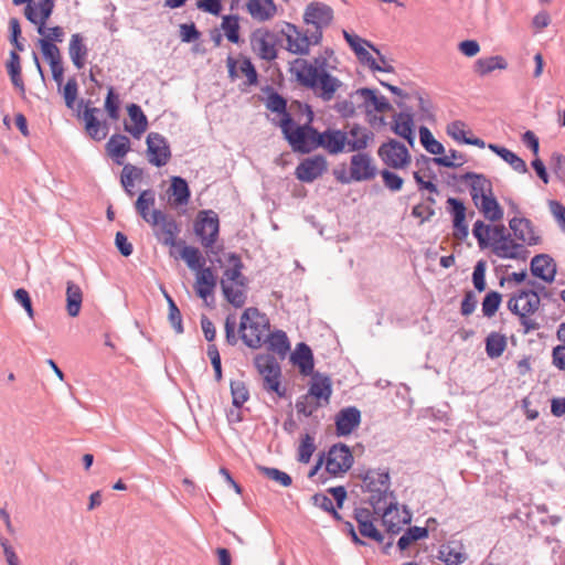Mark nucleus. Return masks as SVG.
I'll use <instances>...</instances> for the list:
<instances>
[{"instance_id": "nucleus-21", "label": "nucleus", "mask_w": 565, "mask_h": 565, "mask_svg": "<svg viewBox=\"0 0 565 565\" xmlns=\"http://www.w3.org/2000/svg\"><path fill=\"white\" fill-rule=\"evenodd\" d=\"M461 181H471L470 195L475 205H478V203L482 201L484 196L493 194L492 183L483 174L467 172L463 175H461Z\"/></svg>"}, {"instance_id": "nucleus-32", "label": "nucleus", "mask_w": 565, "mask_h": 565, "mask_svg": "<svg viewBox=\"0 0 565 565\" xmlns=\"http://www.w3.org/2000/svg\"><path fill=\"white\" fill-rule=\"evenodd\" d=\"M172 198V205L181 206L189 203L191 191L185 179L182 177H172L168 190Z\"/></svg>"}, {"instance_id": "nucleus-5", "label": "nucleus", "mask_w": 565, "mask_h": 565, "mask_svg": "<svg viewBox=\"0 0 565 565\" xmlns=\"http://www.w3.org/2000/svg\"><path fill=\"white\" fill-rule=\"evenodd\" d=\"M227 262L231 267L225 269L223 278L221 279V288L224 298L235 308H242L246 302V294L242 289H234L230 282H234L237 287H247V278L242 274L244 267L239 255L236 253H228L226 255Z\"/></svg>"}, {"instance_id": "nucleus-58", "label": "nucleus", "mask_w": 565, "mask_h": 565, "mask_svg": "<svg viewBox=\"0 0 565 565\" xmlns=\"http://www.w3.org/2000/svg\"><path fill=\"white\" fill-rule=\"evenodd\" d=\"M343 38L355 54L359 52V50H362L365 46L370 47L376 54H380V51L371 42L360 38L356 34H351L347 30H343Z\"/></svg>"}, {"instance_id": "nucleus-27", "label": "nucleus", "mask_w": 565, "mask_h": 565, "mask_svg": "<svg viewBox=\"0 0 565 565\" xmlns=\"http://www.w3.org/2000/svg\"><path fill=\"white\" fill-rule=\"evenodd\" d=\"M215 287L216 277L211 267H205L196 274L194 289L200 298L206 300L209 296L213 295Z\"/></svg>"}, {"instance_id": "nucleus-22", "label": "nucleus", "mask_w": 565, "mask_h": 565, "mask_svg": "<svg viewBox=\"0 0 565 565\" xmlns=\"http://www.w3.org/2000/svg\"><path fill=\"white\" fill-rule=\"evenodd\" d=\"M533 276L545 282H553L556 275V264L548 254L535 255L530 265Z\"/></svg>"}, {"instance_id": "nucleus-17", "label": "nucleus", "mask_w": 565, "mask_h": 565, "mask_svg": "<svg viewBox=\"0 0 565 565\" xmlns=\"http://www.w3.org/2000/svg\"><path fill=\"white\" fill-rule=\"evenodd\" d=\"M349 148L348 134L341 129L327 128L319 135L318 148H322L329 154H339Z\"/></svg>"}, {"instance_id": "nucleus-46", "label": "nucleus", "mask_w": 565, "mask_h": 565, "mask_svg": "<svg viewBox=\"0 0 565 565\" xmlns=\"http://www.w3.org/2000/svg\"><path fill=\"white\" fill-rule=\"evenodd\" d=\"M447 209L452 216V226L459 227L467 225L466 223V206L463 202L457 198L447 199Z\"/></svg>"}, {"instance_id": "nucleus-4", "label": "nucleus", "mask_w": 565, "mask_h": 565, "mask_svg": "<svg viewBox=\"0 0 565 565\" xmlns=\"http://www.w3.org/2000/svg\"><path fill=\"white\" fill-rule=\"evenodd\" d=\"M307 120L297 125L292 116L280 119L279 127L288 145L296 153L308 154L318 149L320 131L312 126L315 114L310 106H306Z\"/></svg>"}, {"instance_id": "nucleus-18", "label": "nucleus", "mask_w": 565, "mask_h": 565, "mask_svg": "<svg viewBox=\"0 0 565 565\" xmlns=\"http://www.w3.org/2000/svg\"><path fill=\"white\" fill-rule=\"evenodd\" d=\"M281 33L287 40V50L297 55H307L310 52L311 40L308 32H302L295 24L285 23Z\"/></svg>"}, {"instance_id": "nucleus-1", "label": "nucleus", "mask_w": 565, "mask_h": 565, "mask_svg": "<svg viewBox=\"0 0 565 565\" xmlns=\"http://www.w3.org/2000/svg\"><path fill=\"white\" fill-rule=\"evenodd\" d=\"M327 56H318L313 62L298 57L289 63V73L302 87L308 88L323 102L333 99L343 83L328 72Z\"/></svg>"}, {"instance_id": "nucleus-48", "label": "nucleus", "mask_w": 565, "mask_h": 565, "mask_svg": "<svg viewBox=\"0 0 565 565\" xmlns=\"http://www.w3.org/2000/svg\"><path fill=\"white\" fill-rule=\"evenodd\" d=\"M221 28L225 32V36L232 43H238L239 41V23L237 15H224Z\"/></svg>"}, {"instance_id": "nucleus-50", "label": "nucleus", "mask_w": 565, "mask_h": 565, "mask_svg": "<svg viewBox=\"0 0 565 565\" xmlns=\"http://www.w3.org/2000/svg\"><path fill=\"white\" fill-rule=\"evenodd\" d=\"M266 108L271 113L281 115V119L291 116L287 110V99L279 93H273L266 100Z\"/></svg>"}, {"instance_id": "nucleus-44", "label": "nucleus", "mask_w": 565, "mask_h": 565, "mask_svg": "<svg viewBox=\"0 0 565 565\" xmlns=\"http://www.w3.org/2000/svg\"><path fill=\"white\" fill-rule=\"evenodd\" d=\"M180 255L190 269L196 270L199 273L201 269L205 268V259L202 257L199 248L193 246H184Z\"/></svg>"}, {"instance_id": "nucleus-20", "label": "nucleus", "mask_w": 565, "mask_h": 565, "mask_svg": "<svg viewBox=\"0 0 565 565\" xmlns=\"http://www.w3.org/2000/svg\"><path fill=\"white\" fill-rule=\"evenodd\" d=\"M361 424V412L355 406L344 407L335 415L337 436H348Z\"/></svg>"}, {"instance_id": "nucleus-49", "label": "nucleus", "mask_w": 565, "mask_h": 565, "mask_svg": "<svg viewBox=\"0 0 565 565\" xmlns=\"http://www.w3.org/2000/svg\"><path fill=\"white\" fill-rule=\"evenodd\" d=\"M256 468L266 478L276 481L277 483L285 488L291 486L292 483L291 477L277 468H269L260 465H258Z\"/></svg>"}, {"instance_id": "nucleus-2", "label": "nucleus", "mask_w": 565, "mask_h": 565, "mask_svg": "<svg viewBox=\"0 0 565 565\" xmlns=\"http://www.w3.org/2000/svg\"><path fill=\"white\" fill-rule=\"evenodd\" d=\"M156 196L154 191L151 189L140 192L135 202L136 212L140 217L153 228V235L164 246L174 247L183 244V241L178 242V235L181 232V224L177 220L158 209L150 211L154 205Z\"/></svg>"}, {"instance_id": "nucleus-35", "label": "nucleus", "mask_w": 565, "mask_h": 565, "mask_svg": "<svg viewBox=\"0 0 565 565\" xmlns=\"http://www.w3.org/2000/svg\"><path fill=\"white\" fill-rule=\"evenodd\" d=\"M476 206L490 222H498L503 217V209L493 194L484 196Z\"/></svg>"}, {"instance_id": "nucleus-56", "label": "nucleus", "mask_w": 565, "mask_h": 565, "mask_svg": "<svg viewBox=\"0 0 565 565\" xmlns=\"http://www.w3.org/2000/svg\"><path fill=\"white\" fill-rule=\"evenodd\" d=\"M505 254L513 256H499L500 258L525 260L530 254V252L524 247L523 244L515 242L512 237L505 242Z\"/></svg>"}, {"instance_id": "nucleus-41", "label": "nucleus", "mask_w": 565, "mask_h": 565, "mask_svg": "<svg viewBox=\"0 0 565 565\" xmlns=\"http://www.w3.org/2000/svg\"><path fill=\"white\" fill-rule=\"evenodd\" d=\"M258 373L263 376L281 374V369L276 358L270 354H258L254 360Z\"/></svg>"}, {"instance_id": "nucleus-25", "label": "nucleus", "mask_w": 565, "mask_h": 565, "mask_svg": "<svg viewBox=\"0 0 565 565\" xmlns=\"http://www.w3.org/2000/svg\"><path fill=\"white\" fill-rule=\"evenodd\" d=\"M127 111L134 126L125 125V130L132 135V137L139 139L141 135L148 128V119L143 114L141 107L137 104H130L127 106Z\"/></svg>"}, {"instance_id": "nucleus-36", "label": "nucleus", "mask_w": 565, "mask_h": 565, "mask_svg": "<svg viewBox=\"0 0 565 565\" xmlns=\"http://www.w3.org/2000/svg\"><path fill=\"white\" fill-rule=\"evenodd\" d=\"M491 233H492V241L490 239V246L492 253L495 256H509L505 254L507 252V245L505 242L511 238V234L507 232V228L504 225H494L491 226Z\"/></svg>"}, {"instance_id": "nucleus-31", "label": "nucleus", "mask_w": 565, "mask_h": 565, "mask_svg": "<svg viewBox=\"0 0 565 565\" xmlns=\"http://www.w3.org/2000/svg\"><path fill=\"white\" fill-rule=\"evenodd\" d=\"M108 154L115 159L117 164H122L121 159L130 150V140L121 134L113 135L106 143Z\"/></svg>"}, {"instance_id": "nucleus-42", "label": "nucleus", "mask_w": 565, "mask_h": 565, "mask_svg": "<svg viewBox=\"0 0 565 565\" xmlns=\"http://www.w3.org/2000/svg\"><path fill=\"white\" fill-rule=\"evenodd\" d=\"M507 349V338L498 332H491L486 339V352L490 359H497Z\"/></svg>"}, {"instance_id": "nucleus-23", "label": "nucleus", "mask_w": 565, "mask_h": 565, "mask_svg": "<svg viewBox=\"0 0 565 565\" xmlns=\"http://www.w3.org/2000/svg\"><path fill=\"white\" fill-rule=\"evenodd\" d=\"M290 362L299 367V372L303 376L313 373L315 362L313 354L308 344L300 342L290 355Z\"/></svg>"}, {"instance_id": "nucleus-40", "label": "nucleus", "mask_w": 565, "mask_h": 565, "mask_svg": "<svg viewBox=\"0 0 565 565\" xmlns=\"http://www.w3.org/2000/svg\"><path fill=\"white\" fill-rule=\"evenodd\" d=\"M507 67V61L500 55L479 58L475 64V71L481 76H484L494 70H505Z\"/></svg>"}, {"instance_id": "nucleus-62", "label": "nucleus", "mask_w": 565, "mask_h": 565, "mask_svg": "<svg viewBox=\"0 0 565 565\" xmlns=\"http://www.w3.org/2000/svg\"><path fill=\"white\" fill-rule=\"evenodd\" d=\"M105 109L111 119L117 120L119 118V98L111 86L108 88L105 99Z\"/></svg>"}, {"instance_id": "nucleus-15", "label": "nucleus", "mask_w": 565, "mask_h": 565, "mask_svg": "<svg viewBox=\"0 0 565 565\" xmlns=\"http://www.w3.org/2000/svg\"><path fill=\"white\" fill-rule=\"evenodd\" d=\"M350 159V170L355 182L370 181L377 174L372 157L366 152L356 151Z\"/></svg>"}, {"instance_id": "nucleus-3", "label": "nucleus", "mask_w": 565, "mask_h": 565, "mask_svg": "<svg viewBox=\"0 0 565 565\" xmlns=\"http://www.w3.org/2000/svg\"><path fill=\"white\" fill-rule=\"evenodd\" d=\"M365 491L371 493L369 503L374 510V514L382 515L383 523L386 524V516L397 510L398 503L394 491L390 490V473L376 469H369L361 475Z\"/></svg>"}, {"instance_id": "nucleus-29", "label": "nucleus", "mask_w": 565, "mask_h": 565, "mask_svg": "<svg viewBox=\"0 0 565 565\" xmlns=\"http://www.w3.org/2000/svg\"><path fill=\"white\" fill-rule=\"evenodd\" d=\"M360 96L364 100V106L372 105L379 113H386L393 109L392 105L384 96H377L376 92L369 87H362L356 89L351 97Z\"/></svg>"}, {"instance_id": "nucleus-60", "label": "nucleus", "mask_w": 565, "mask_h": 565, "mask_svg": "<svg viewBox=\"0 0 565 565\" xmlns=\"http://www.w3.org/2000/svg\"><path fill=\"white\" fill-rule=\"evenodd\" d=\"M280 376L281 374H273V375H266L263 376L264 384L263 387L267 392H274L279 397H285L287 390L285 386L280 384Z\"/></svg>"}, {"instance_id": "nucleus-28", "label": "nucleus", "mask_w": 565, "mask_h": 565, "mask_svg": "<svg viewBox=\"0 0 565 565\" xmlns=\"http://www.w3.org/2000/svg\"><path fill=\"white\" fill-rule=\"evenodd\" d=\"M347 134L353 138L352 140H349L350 152L366 149L374 138V134L371 130L360 126L359 124H354Z\"/></svg>"}, {"instance_id": "nucleus-24", "label": "nucleus", "mask_w": 565, "mask_h": 565, "mask_svg": "<svg viewBox=\"0 0 565 565\" xmlns=\"http://www.w3.org/2000/svg\"><path fill=\"white\" fill-rule=\"evenodd\" d=\"M438 558L446 565H460L467 559V554L461 543L448 542L440 545Z\"/></svg>"}, {"instance_id": "nucleus-37", "label": "nucleus", "mask_w": 565, "mask_h": 565, "mask_svg": "<svg viewBox=\"0 0 565 565\" xmlns=\"http://www.w3.org/2000/svg\"><path fill=\"white\" fill-rule=\"evenodd\" d=\"M7 71L13 86L19 89L22 97L25 95V87L21 76L20 56L15 51L10 52V58L7 62Z\"/></svg>"}, {"instance_id": "nucleus-26", "label": "nucleus", "mask_w": 565, "mask_h": 565, "mask_svg": "<svg viewBox=\"0 0 565 565\" xmlns=\"http://www.w3.org/2000/svg\"><path fill=\"white\" fill-rule=\"evenodd\" d=\"M413 127L414 120L412 113L402 111L394 116V125L392 126L393 132L407 140L411 146L414 145L415 140Z\"/></svg>"}, {"instance_id": "nucleus-64", "label": "nucleus", "mask_w": 565, "mask_h": 565, "mask_svg": "<svg viewBox=\"0 0 565 565\" xmlns=\"http://www.w3.org/2000/svg\"><path fill=\"white\" fill-rule=\"evenodd\" d=\"M358 527L363 537L371 539L377 543H382L384 541V535L375 527L373 520L361 522Z\"/></svg>"}, {"instance_id": "nucleus-39", "label": "nucleus", "mask_w": 565, "mask_h": 565, "mask_svg": "<svg viewBox=\"0 0 565 565\" xmlns=\"http://www.w3.org/2000/svg\"><path fill=\"white\" fill-rule=\"evenodd\" d=\"M268 349L279 355L280 359H285L286 354L290 350V343L286 332L277 330L267 337Z\"/></svg>"}, {"instance_id": "nucleus-11", "label": "nucleus", "mask_w": 565, "mask_h": 565, "mask_svg": "<svg viewBox=\"0 0 565 565\" xmlns=\"http://www.w3.org/2000/svg\"><path fill=\"white\" fill-rule=\"evenodd\" d=\"M310 375L311 382L306 393V398L316 399L313 408L329 405L332 395V381L330 376L319 372H313Z\"/></svg>"}, {"instance_id": "nucleus-51", "label": "nucleus", "mask_w": 565, "mask_h": 565, "mask_svg": "<svg viewBox=\"0 0 565 565\" xmlns=\"http://www.w3.org/2000/svg\"><path fill=\"white\" fill-rule=\"evenodd\" d=\"M232 403L239 408L249 398V392L243 381H231Z\"/></svg>"}, {"instance_id": "nucleus-14", "label": "nucleus", "mask_w": 565, "mask_h": 565, "mask_svg": "<svg viewBox=\"0 0 565 565\" xmlns=\"http://www.w3.org/2000/svg\"><path fill=\"white\" fill-rule=\"evenodd\" d=\"M275 43L276 35L268 30L257 29L250 36L253 51L265 61H274L277 57Z\"/></svg>"}, {"instance_id": "nucleus-59", "label": "nucleus", "mask_w": 565, "mask_h": 565, "mask_svg": "<svg viewBox=\"0 0 565 565\" xmlns=\"http://www.w3.org/2000/svg\"><path fill=\"white\" fill-rule=\"evenodd\" d=\"M486 269L487 263L484 260H478L472 273V282L477 291L482 292L487 288L486 282Z\"/></svg>"}, {"instance_id": "nucleus-53", "label": "nucleus", "mask_w": 565, "mask_h": 565, "mask_svg": "<svg viewBox=\"0 0 565 565\" xmlns=\"http://www.w3.org/2000/svg\"><path fill=\"white\" fill-rule=\"evenodd\" d=\"M472 234L477 238L478 245L481 249H484L490 246V225H487L483 221L478 220L473 224Z\"/></svg>"}, {"instance_id": "nucleus-19", "label": "nucleus", "mask_w": 565, "mask_h": 565, "mask_svg": "<svg viewBox=\"0 0 565 565\" xmlns=\"http://www.w3.org/2000/svg\"><path fill=\"white\" fill-rule=\"evenodd\" d=\"M333 19V10L331 7L322 2H311L307 6L303 13V21L312 24L317 29L328 26Z\"/></svg>"}, {"instance_id": "nucleus-7", "label": "nucleus", "mask_w": 565, "mask_h": 565, "mask_svg": "<svg viewBox=\"0 0 565 565\" xmlns=\"http://www.w3.org/2000/svg\"><path fill=\"white\" fill-rule=\"evenodd\" d=\"M193 230L206 254L217 255L218 250L214 247L220 233L217 214L212 210L200 211L194 220Z\"/></svg>"}, {"instance_id": "nucleus-43", "label": "nucleus", "mask_w": 565, "mask_h": 565, "mask_svg": "<svg viewBox=\"0 0 565 565\" xmlns=\"http://www.w3.org/2000/svg\"><path fill=\"white\" fill-rule=\"evenodd\" d=\"M419 139L423 147L431 154L441 157L445 153V147L435 139L431 131L426 126L419 127Z\"/></svg>"}, {"instance_id": "nucleus-61", "label": "nucleus", "mask_w": 565, "mask_h": 565, "mask_svg": "<svg viewBox=\"0 0 565 565\" xmlns=\"http://www.w3.org/2000/svg\"><path fill=\"white\" fill-rule=\"evenodd\" d=\"M78 94V85L75 77L68 78L63 88V97L67 108L73 109Z\"/></svg>"}, {"instance_id": "nucleus-16", "label": "nucleus", "mask_w": 565, "mask_h": 565, "mask_svg": "<svg viewBox=\"0 0 565 565\" xmlns=\"http://www.w3.org/2000/svg\"><path fill=\"white\" fill-rule=\"evenodd\" d=\"M90 100L85 102L84 99H81L77 103V116L82 117L85 120V129L87 134L94 139V140H102L107 135V128L104 127L102 129L100 122L95 116L96 113H99L98 108L89 107Z\"/></svg>"}, {"instance_id": "nucleus-33", "label": "nucleus", "mask_w": 565, "mask_h": 565, "mask_svg": "<svg viewBox=\"0 0 565 565\" xmlns=\"http://www.w3.org/2000/svg\"><path fill=\"white\" fill-rule=\"evenodd\" d=\"M247 11L255 20L267 21L276 13V6L273 0H249Z\"/></svg>"}, {"instance_id": "nucleus-63", "label": "nucleus", "mask_w": 565, "mask_h": 565, "mask_svg": "<svg viewBox=\"0 0 565 565\" xmlns=\"http://www.w3.org/2000/svg\"><path fill=\"white\" fill-rule=\"evenodd\" d=\"M381 175H382L384 185L388 190H391L393 192L402 190L404 180L397 173H395L391 170L384 169L381 171Z\"/></svg>"}, {"instance_id": "nucleus-57", "label": "nucleus", "mask_w": 565, "mask_h": 565, "mask_svg": "<svg viewBox=\"0 0 565 565\" xmlns=\"http://www.w3.org/2000/svg\"><path fill=\"white\" fill-rule=\"evenodd\" d=\"M43 56L47 60L49 64H56L62 62L61 51L55 43L45 40H39Z\"/></svg>"}, {"instance_id": "nucleus-30", "label": "nucleus", "mask_w": 565, "mask_h": 565, "mask_svg": "<svg viewBox=\"0 0 565 565\" xmlns=\"http://www.w3.org/2000/svg\"><path fill=\"white\" fill-rule=\"evenodd\" d=\"M68 54L77 70H82L85 65L88 55V49L84 43V38L79 33H74L71 36L68 44Z\"/></svg>"}, {"instance_id": "nucleus-8", "label": "nucleus", "mask_w": 565, "mask_h": 565, "mask_svg": "<svg viewBox=\"0 0 565 565\" xmlns=\"http://www.w3.org/2000/svg\"><path fill=\"white\" fill-rule=\"evenodd\" d=\"M381 160L391 169H404L412 160L406 146L395 139L382 143L377 150Z\"/></svg>"}, {"instance_id": "nucleus-34", "label": "nucleus", "mask_w": 565, "mask_h": 565, "mask_svg": "<svg viewBox=\"0 0 565 565\" xmlns=\"http://www.w3.org/2000/svg\"><path fill=\"white\" fill-rule=\"evenodd\" d=\"M488 148L504 160L514 171L519 173L529 172L525 161L511 150L494 143H489Z\"/></svg>"}, {"instance_id": "nucleus-6", "label": "nucleus", "mask_w": 565, "mask_h": 565, "mask_svg": "<svg viewBox=\"0 0 565 565\" xmlns=\"http://www.w3.org/2000/svg\"><path fill=\"white\" fill-rule=\"evenodd\" d=\"M269 330V320L257 308L250 307L241 316L238 332L242 341L252 349H258Z\"/></svg>"}, {"instance_id": "nucleus-38", "label": "nucleus", "mask_w": 565, "mask_h": 565, "mask_svg": "<svg viewBox=\"0 0 565 565\" xmlns=\"http://www.w3.org/2000/svg\"><path fill=\"white\" fill-rule=\"evenodd\" d=\"M83 301V294L76 284L67 281L66 287V310L71 317H77Z\"/></svg>"}, {"instance_id": "nucleus-55", "label": "nucleus", "mask_w": 565, "mask_h": 565, "mask_svg": "<svg viewBox=\"0 0 565 565\" xmlns=\"http://www.w3.org/2000/svg\"><path fill=\"white\" fill-rule=\"evenodd\" d=\"M316 450L315 439L309 434H306L298 447V461L308 463L311 459L312 454Z\"/></svg>"}, {"instance_id": "nucleus-47", "label": "nucleus", "mask_w": 565, "mask_h": 565, "mask_svg": "<svg viewBox=\"0 0 565 565\" xmlns=\"http://www.w3.org/2000/svg\"><path fill=\"white\" fill-rule=\"evenodd\" d=\"M433 162L445 168H458L467 162L466 156L455 149L449 150V156L435 157Z\"/></svg>"}, {"instance_id": "nucleus-54", "label": "nucleus", "mask_w": 565, "mask_h": 565, "mask_svg": "<svg viewBox=\"0 0 565 565\" xmlns=\"http://www.w3.org/2000/svg\"><path fill=\"white\" fill-rule=\"evenodd\" d=\"M54 6V0H40V2L35 6L40 11V26L38 28V33L40 35H44L46 31V21L53 13Z\"/></svg>"}, {"instance_id": "nucleus-52", "label": "nucleus", "mask_w": 565, "mask_h": 565, "mask_svg": "<svg viewBox=\"0 0 565 565\" xmlns=\"http://www.w3.org/2000/svg\"><path fill=\"white\" fill-rule=\"evenodd\" d=\"M502 301V295L498 291H489L482 301L483 316L491 318L498 311Z\"/></svg>"}, {"instance_id": "nucleus-13", "label": "nucleus", "mask_w": 565, "mask_h": 565, "mask_svg": "<svg viewBox=\"0 0 565 565\" xmlns=\"http://www.w3.org/2000/svg\"><path fill=\"white\" fill-rule=\"evenodd\" d=\"M328 170V161L322 154H316L303 159L296 168V178L306 183H311Z\"/></svg>"}, {"instance_id": "nucleus-10", "label": "nucleus", "mask_w": 565, "mask_h": 565, "mask_svg": "<svg viewBox=\"0 0 565 565\" xmlns=\"http://www.w3.org/2000/svg\"><path fill=\"white\" fill-rule=\"evenodd\" d=\"M353 455L345 444L333 445L327 456L326 470L332 476L347 472L353 465Z\"/></svg>"}, {"instance_id": "nucleus-45", "label": "nucleus", "mask_w": 565, "mask_h": 565, "mask_svg": "<svg viewBox=\"0 0 565 565\" xmlns=\"http://www.w3.org/2000/svg\"><path fill=\"white\" fill-rule=\"evenodd\" d=\"M428 536L427 527L411 526L406 532L398 539L397 546L401 551H405L414 542L425 539Z\"/></svg>"}, {"instance_id": "nucleus-9", "label": "nucleus", "mask_w": 565, "mask_h": 565, "mask_svg": "<svg viewBox=\"0 0 565 565\" xmlns=\"http://www.w3.org/2000/svg\"><path fill=\"white\" fill-rule=\"evenodd\" d=\"M519 298H523L522 315H520V324L523 327V334L539 330L541 324L531 316L534 315L541 306L539 292L535 290H520Z\"/></svg>"}, {"instance_id": "nucleus-12", "label": "nucleus", "mask_w": 565, "mask_h": 565, "mask_svg": "<svg viewBox=\"0 0 565 565\" xmlns=\"http://www.w3.org/2000/svg\"><path fill=\"white\" fill-rule=\"evenodd\" d=\"M148 161L154 167H163L171 159L168 140L159 132H150L146 139Z\"/></svg>"}]
</instances>
